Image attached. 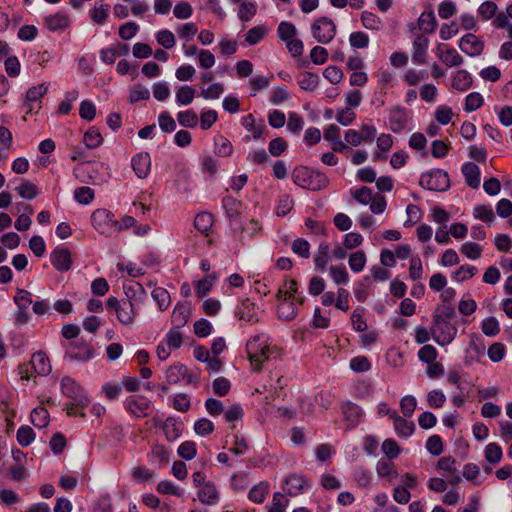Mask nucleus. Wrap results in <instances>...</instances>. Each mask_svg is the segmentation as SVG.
Here are the masks:
<instances>
[{"instance_id": "nucleus-1", "label": "nucleus", "mask_w": 512, "mask_h": 512, "mask_svg": "<svg viewBox=\"0 0 512 512\" xmlns=\"http://www.w3.org/2000/svg\"><path fill=\"white\" fill-rule=\"evenodd\" d=\"M292 179L296 185L312 191L325 189L329 185V179L324 173L306 166L295 167Z\"/></svg>"}, {"instance_id": "nucleus-2", "label": "nucleus", "mask_w": 512, "mask_h": 512, "mask_svg": "<svg viewBox=\"0 0 512 512\" xmlns=\"http://www.w3.org/2000/svg\"><path fill=\"white\" fill-rule=\"evenodd\" d=\"M51 364L47 355L41 351L32 355L28 364H21L18 367L21 379L29 380L31 376H46L51 372Z\"/></svg>"}, {"instance_id": "nucleus-3", "label": "nucleus", "mask_w": 512, "mask_h": 512, "mask_svg": "<svg viewBox=\"0 0 512 512\" xmlns=\"http://www.w3.org/2000/svg\"><path fill=\"white\" fill-rule=\"evenodd\" d=\"M93 227L102 235L111 236L119 231L118 221L107 209H97L91 215Z\"/></svg>"}, {"instance_id": "nucleus-4", "label": "nucleus", "mask_w": 512, "mask_h": 512, "mask_svg": "<svg viewBox=\"0 0 512 512\" xmlns=\"http://www.w3.org/2000/svg\"><path fill=\"white\" fill-rule=\"evenodd\" d=\"M419 185L431 191H445L450 186L448 173L441 169H434L423 173L420 177Z\"/></svg>"}, {"instance_id": "nucleus-5", "label": "nucleus", "mask_w": 512, "mask_h": 512, "mask_svg": "<svg viewBox=\"0 0 512 512\" xmlns=\"http://www.w3.org/2000/svg\"><path fill=\"white\" fill-rule=\"evenodd\" d=\"M336 25L328 17H319L311 25V32L317 42L321 44L330 43L336 35Z\"/></svg>"}, {"instance_id": "nucleus-6", "label": "nucleus", "mask_w": 512, "mask_h": 512, "mask_svg": "<svg viewBox=\"0 0 512 512\" xmlns=\"http://www.w3.org/2000/svg\"><path fill=\"white\" fill-rule=\"evenodd\" d=\"M61 391L66 397L71 399L73 406L83 409L90 402L81 386L71 377L62 378Z\"/></svg>"}, {"instance_id": "nucleus-7", "label": "nucleus", "mask_w": 512, "mask_h": 512, "mask_svg": "<svg viewBox=\"0 0 512 512\" xmlns=\"http://www.w3.org/2000/svg\"><path fill=\"white\" fill-rule=\"evenodd\" d=\"M92 345L83 340L70 342L66 347L65 358L69 361L86 362L94 357Z\"/></svg>"}, {"instance_id": "nucleus-8", "label": "nucleus", "mask_w": 512, "mask_h": 512, "mask_svg": "<svg viewBox=\"0 0 512 512\" xmlns=\"http://www.w3.org/2000/svg\"><path fill=\"white\" fill-rule=\"evenodd\" d=\"M457 333L456 328L450 321H433L431 334L434 340L440 345L450 343Z\"/></svg>"}, {"instance_id": "nucleus-9", "label": "nucleus", "mask_w": 512, "mask_h": 512, "mask_svg": "<svg viewBox=\"0 0 512 512\" xmlns=\"http://www.w3.org/2000/svg\"><path fill=\"white\" fill-rule=\"evenodd\" d=\"M125 408L130 414L138 418L147 417L152 412L150 401L140 395L128 397L125 401Z\"/></svg>"}, {"instance_id": "nucleus-10", "label": "nucleus", "mask_w": 512, "mask_h": 512, "mask_svg": "<svg viewBox=\"0 0 512 512\" xmlns=\"http://www.w3.org/2000/svg\"><path fill=\"white\" fill-rule=\"evenodd\" d=\"M51 263L59 272H66L71 269L72 257L68 248L57 247L50 255Z\"/></svg>"}, {"instance_id": "nucleus-11", "label": "nucleus", "mask_w": 512, "mask_h": 512, "mask_svg": "<svg viewBox=\"0 0 512 512\" xmlns=\"http://www.w3.org/2000/svg\"><path fill=\"white\" fill-rule=\"evenodd\" d=\"M131 167L140 179L148 177L151 171V157L148 152H140L132 157Z\"/></svg>"}, {"instance_id": "nucleus-12", "label": "nucleus", "mask_w": 512, "mask_h": 512, "mask_svg": "<svg viewBox=\"0 0 512 512\" xmlns=\"http://www.w3.org/2000/svg\"><path fill=\"white\" fill-rule=\"evenodd\" d=\"M278 301L280 302L277 309L278 317L285 321H292L297 316V304L302 305L304 302V298L297 297V303L285 298H282L281 300Z\"/></svg>"}, {"instance_id": "nucleus-13", "label": "nucleus", "mask_w": 512, "mask_h": 512, "mask_svg": "<svg viewBox=\"0 0 512 512\" xmlns=\"http://www.w3.org/2000/svg\"><path fill=\"white\" fill-rule=\"evenodd\" d=\"M70 18L64 12L50 14L43 18L45 27L51 32H62L70 25Z\"/></svg>"}, {"instance_id": "nucleus-14", "label": "nucleus", "mask_w": 512, "mask_h": 512, "mask_svg": "<svg viewBox=\"0 0 512 512\" xmlns=\"http://www.w3.org/2000/svg\"><path fill=\"white\" fill-rule=\"evenodd\" d=\"M406 110L400 106L393 107L389 111V125L394 133L401 132L407 124Z\"/></svg>"}, {"instance_id": "nucleus-15", "label": "nucleus", "mask_w": 512, "mask_h": 512, "mask_svg": "<svg viewBox=\"0 0 512 512\" xmlns=\"http://www.w3.org/2000/svg\"><path fill=\"white\" fill-rule=\"evenodd\" d=\"M129 53L127 44L117 43L100 51V58L104 63L112 64L117 57L125 56Z\"/></svg>"}, {"instance_id": "nucleus-16", "label": "nucleus", "mask_w": 512, "mask_h": 512, "mask_svg": "<svg viewBox=\"0 0 512 512\" xmlns=\"http://www.w3.org/2000/svg\"><path fill=\"white\" fill-rule=\"evenodd\" d=\"M136 316L134 304L129 299H122V304L116 311V317L120 323L129 326L132 325Z\"/></svg>"}, {"instance_id": "nucleus-17", "label": "nucleus", "mask_w": 512, "mask_h": 512, "mask_svg": "<svg viewBox=\"0 0 512 512\" xmlns=\"http://www.w3.org/2000/svg\"><path fill=\"white\" fill-rule=\"evenodd\" d=\"M429 46V40L424 35H419L413 42L412 61L415 64H424L426 62V54Z\"/></svg>"}, {"instance_id": "nucleus-18", "label": "nucleus", "mask_w": 512, "mask_h": 512, "mask_svg": "<svg viewBox=\"0 0 512 512\" xmlns=\"http://www.w3.org/2000/svg\"><path fill=\"white\" fill-rule=\"evenodd\" d=\"M437 55L439 59L449 67L459 66L462 63V57L454 49L447 45H440L437 48Z\"/></svg>"}, {"instance_id": "nucleus-19", "label": "nucleus", "mask_w": 512, "mask_h": 512, "mask_svg": "<svg viewBox=\"0 0 512 512\" xmlns=\"http://www.w3.org/2000/svg\"><path fill=\"white\" fill-rule=\"evenodd\" d=\"M236 315L240 320L247 322H257L256 305L246 298L242 300L241 304L237 308Z\"/></svg>"}, {"instance_id": "nucleus-20", "label": "nucleus", "mask_w": 512, "mask_h": 512, "mask_svg": "<svg viewBox=\"0 0 512 512\" xmlns=\"http://www.w3.org/2000/svg\"><path fill=\"white\" fill-rule=\"evenodd\" d=\"M459 47L462 52L470 56L480 54V41L474 34L469 33L464 35L460 40Z\"/></svg>"}, {"instance_id": "nucleus-21", "label": "nucleus", "mask_w": 512, "mask_h": 512, "mask_svg": "<svg viewBox=\"0 0 512 512\" xmlns=\"http://www.w3.org/2000/svg\"><path fill=\"white\" fill-rule=\"evenodd\" d=\"M199 500L206 505H214L219 501V494L215 485L208 481L198 492Z\"/></svg>"}, {"instance_id": "nucleus-22", "label": "nucleus", "mask_w": 512, "mask_h": 512, "mask_svg": "<svg viewBox=\"0 0 512 512\" xmlns=\"http://www.w3.org/2000/svg\"><path fill=\"white\" fill-rule=\"evenodd\" d=\"M124 291L126 298L132 302L139 301L142 302L146 296V291L142 284L136 281H129L124 285Z\"/></svg>"}, {"instance_id": "nucleus-23", "label": "nucleus", "mask_w": 512, "mask_h": 512, "mask_svg": "<svg viewBox=\"0 0 512 512\" xmlns=\"http://www.w3.org/2000/svg\"><path fill=\"white\" fill-rule=\"evenodd\" d=\"M462 173L465 177L466 184L473 189H477L480 183L478 166L471 162L465 163L462 166Z\"/></svg>"}, {"instance_id": "nucleus-24", "label": "nucleus", "mask_w": 512, "mask_h": 512, "mask_svg": "<svg viewBox=\"0 0 512 512\" xmlns=\"http://www.w3.org/2000/svg\"><path fill=\"white\" fill-rule=\"evenodd\" d=\"M190 316V307L185 304H177L172 312V323L174 327L181 328L183 327Z\"/></svg>"}, {"instance_id": "nucleus-25", "label": "nucleus", "mask_w": 512, "mask_h": 512, "mask_svg": "<svg viewBox=\"0 0 512 512\" xmlns=\"http://www.w3.org/2000/svg\"><path fill=\"white\" fill-rule=\"evenodd\" d=\"M48 86L45 83L39 84L28 89L26 93V106L28 107L27 113L33 111L32 102L40 101V99L47 93Z\"/></svg>"}, {"instance_id": "nucleus-26", "label": "nucleus", "mask_w": 512, "mask_h": 512, "mask_svg": "<svg viewBox=\"0 0 512 512\" xmlns=\"http://www.w3.org/2000/svg\"><path fill=\"white\" fill-rule=\"evenodd\" d=\"M284 490L289 495H298L305 487L306 481L301 475L291 474L285 479Z\"/></svg>"}, {"instance_id": "nucleus-27", "label": "nucleus", "mask_w": 512, "mask_h": 512, "mask_svg": "<svg viewBox=\"0 0 512 512\" xmlns=\"http://www.w3.org/2000/svg\"><path fill=\"white\" fill-rule=\"evenodd\" d=\"M109 12L110 5L106 3H95L94 7L89 11V16L94 23L103 25L109 16Z\"/></svg>"}, {"instance_id": "nucleus-28", "label": "nucleus", "mask_w": 512, "mask_h": 512, "mask_svg": "<svg viewBox=\"0 0 512 512\" xmlns=\"http://www.w3.org/2000/svg\"><path fill=\"white\" fill-rule=\"evenodd\" d=\"M267 345V337L264 334L253 336L246 344L248 357H256L261 349H267Z\"/></svg>"}, {"instance_id": "nucleus-29", "label": "nucleus", "mask_w": 512, "mask_h": 512, "mask_svg": "<svg viewBox=\"0 0 512 512\" xmlns=\"http://www.w3.org/2000/svg\"><path fill=\"white\" fill-rule=\"evenodd\" d=\"M418 27L424 33H433L437 27L434 12H423L418 19Z\"/></svg>"}, {"instance_id": "nucleus-30", "label": "nucleus", "mask_w": 512, "mask_h": 512, "mask_svg": "<svg viewBox=\"0 0 512 512\" xmlns=\"http://www.w3.org/2000/svg\"><path fill=\"white\" fill-rule=\"evenodd\" d=\"M394 428L400 437L408 438L415 430V425L412 421H408L400 416L393 420Z\"/></svg>"}, {"instance_id": "nucleus-31", "label": "nucleus", "mask_w": 512, "mask_h": 512, "mask_svg": "<svg viewBox=\"0 0 512 512\" xmlns=\"http://www.w3.org/2000/svg\"><path fill=\"white\" fill-rule=\"evenodd\" d=\"M341 409L345 420L352 424H356L362 415L361 408L352 402L344 403Z\"/></svg>"}, {"instance_id": "nucleus-32", "label": "nucleus", "mask_w": 512, "mask_h": 512, "mask_svg": "<svg viewBox=\"0 0 512 512\" xmlns=\"http://www.w3.org/2000/svg\"><path fill=\"white\" fill-rule=\"evenodd\" d=\"M20 197L26 200H32L39 194V190L35 184L28 180H22L21 184L15 189Z\"/></svg>"}, {"instance_id": "nucleus-33", "label": "nucleus", "mask_w": 512, "mask_h": 512, "mask_svg": "<svg viewBox=\"0 0 512 512\" xmlns=\"http://www.w3.org/2000/svg\"><path fill=\"white\" fill-rule=\"evenodd\" d=\"M103 142V137L98 129L90 127L83 136V143L89 149L99 147Z\"/></svg>"}, {"instance_id": "nucleus-34", "label": "nucleus", "mask_w": 512, "mask_h": 512, "mask_svg": "<svg viewBox=\"0 0 512 512\" xmlns=\"http://www.w3.org/2000/svg\"><path fill=\"white\" fill-rule=\"evenodd\" d=\"M187 376V367L183 364L174 365L168 368L166 380L170 384H177Z\"/></svg>"}, {"instance_id": "nucleus-35", "label": "nucleus", "mask_w": 512, "mask_h": 512, "mask_svg": "<svg viewBox=\"0 0 512 512\" xmlns=\"http://www.w3.org/2000/svg\"><path fill=\"white\" fill-rule=\"evenodd\" d=\"M31 422L35 427L44 428L49 422V413L44 407H36L32 410Z\"/></svg>"}, {"instance_id": "nucleus-36", "label": "nucleus", "mask_w": 512, "mask_h": 512, "mask_svg": "<svg viewBox=\"0 0 512 512\" xmlns=\"http://www.w3.org/2000/svg\"><path fill=\"white\" fill-rule=\"evenodd\" d=\"M319 83V76L316 73L304 72L299 78V86L305 91H314Z\"/></svg>"}, {"instance_id": "nucleus-37", "label": "nucleus", "mask_w": 512, "mask_h": 512, "mask_svg": "<svg viewBox=\"0 0 512 512\" xmlns=\"http://www.w3.org/2000/svg\"><path fill=\"white\" fill-rule=\"evenodd\" d=\"M298 291L297 281L294 279H290L289 281H285V283L278 289L276 294L277 300L292 299L295 297V294Z\"/></svg>"}, {"instance_id": "nucleus-38", "label": "nucleus", "mask_w": 512, "mask_h": 512, "mask_svg": "<svg viewBox=\"0 0 512 512\" xmlns=\"http://www.w3.org/2000/svg\"><path fill=\"white\" fill-rule=\"evenodd\" d=\"M268 29L264 25H258L248 30L245 41L249 45L258 44L267 34Z\"/></svg>"}, {"instance_id": "nucleus-39", "label": "nucleus", "mask_w": 512, "mask_h": 512, "mask_svg": "<svg viewBox=\"0 0 512 512\" xmlns=\"http://www.w3.org/2000/svg\"><path fill=\"white\" fill-rule=\"evenodd\" d=\"M485 459L491 464H498L503 458V451L497 443H489L484 450Z\"/></svg>"}, {"instance_id": "nucleus-40", "label": "nucleus", "mask_w": 512, "mask_h": 512, "mask_svg": "<svg viewBox=\"0 0 512 512\" xmlns=\"http://www.w3.org/2000/svg\"><path fill=\"white\" fill-rule=\"evenodd\" d=\"M297 34V29L295 25L288 21H282L277 28V35L278 37L284 41L287 42L291 39H293Z\"/></svg>"}, {"instance_id": "nucleus-41", "label": "nucleus", "mask_w": 512, "mask_h": 512, "mask_svg": "<svg viewBox=\"0 0 512 512\" xmlns=\"http://www.w3.org/2000/svg\"><path fill=\"white\" fill-rule=\"evenodd\" d=\"M213 225L212 214L203 212L196 215L194 219V227L201 233H206Z\"/></svg>"}, {"instance_id": "nucleus-42", "label": "nucleus", "mask_w": 512, "mask_h": 512, "mask_svg": "<svg viewBox=\"0 0 512 512\" xmlns=\"http://www.w3.org/2000/svg\"><path fill=\"white\" fill-rule=\"evenodd\" d=\"M163 430L166 436V439L170 442L175 441L178 437H180L182 433V429L176 423L175 419L167 418L164 425Z\"/></svg>"}, {"instance_id": "nucleus-43", "label": "nucleus", "mask_w": 512, "mask_h": 512, "mask_svg": "<svg viewBox=\"0 0 512 512\" xmlns=\"http://www.w3.org/2000/svg\"><path fill=\"white\" fill-rule=\"evenodd\" d=\"M472 84L471 75L465 70L457 71L453 78V87L460 91L467 90Z\"/></svg>"}, {"instance_id": "nucleus-44", "label": "nucleus", "mask_w": 512, "mask_h": 512, "mask_svg": "<svg viewBox=\"0 0 512 512\" xmlns=\"http://www.w3.org/2000/svg\"><path fill=\"white\" fill-rule=\"evenodd\" d=\"M362 26L368 30H379L381 28V19L369 11H363L361 13Z\"/></svg>"}, {"instance_id": "nucleus-45", "label": "nucleus", "mask_w": 512, "mask_h": 512, "mask_svg": "<svg viewBox=\"0 0 512 512\" xmlns=\"http://www.w3.org/2000/svg\"><path fill=\"white\" fill-rule=\"evenodd\" d=\"M177 120L183 127L194 128L198 123V116L195 111L189 109L177 114Z\"/></svg>"}, {"instance_id": "nucleus-46", "label": "nucleus", "mask_w": 512, "mask_h": 512, "mask_svg": "<svg viewBox=\"0 0 512 512\" xmlns=\"http://www.w3.org/2000/svg\"><path fill=\"white\" fill-rule=\"evenodd\" d=\"M330 247L327 243H321L318 247V251L315 254L314 262L317 269L324 271L328 262Z\"/></svg>"}, {"instance_id": "nucleus-47", "label": "nucleus", "mask_w": 512, "mask_h": 512, "mask_svg": "<svg viewBox=\"0 0 512 512\" xmlns=\"http://www.w3.org/2000/svg\"><path fill=\"white\" fill-rule=\"evenodd\" d=\"M152 297L157 302L158 307L161 311L166 310L171 302L168 291L162 287H156L152 291Z\"/></svg>"}, {"instance_id": "nucleus-48", "label": "nucleus", "mask_w": 512, "mask_h": 512, "mask_svg": "<svg viewBox=\"0 0 512 512\" xmlns=\"http://www.w3.org/2000/svg\"><path fill=\"white\" fill-rule=\"evenodd\" d=\"M195 97V89L191 86H181L176 91V101L181 105H189Z\"/></svg>"}, {"instance_id": "nucleus-49", "label": "nucleus", "mask_w": 512, "mask_h": 512, "mask_svg": "<svg viewBox=\"0 0 512 512\" xmlns=\"http://www.w3.org/2000/svg\"><path fill=\"white\" fill-rule=\"evenodd\" d=\"M454 316V307L449 304H443L435 309L433 321H450Z\"/></svg>"}, {"instance_id": "nucleus-50", "label": "nucleus", "mask_w": 512, "mask_h": 512, "mask_svg": "<svg viewBox=\"0 0 512 512\" xmlns=\"http://www.w3.org/2000/svg\"><path fill=\"white\" fill-rule=\"evenodd\" d=\"M487 355L492 362H501L506 355V347L501 342H495L488 348Z\"/></svg>"}, {"instance_id": "nucleus-51", "label": "nucleus", "mask_w": 512, "mask_h": 512, "mask_svg": "<svg viewBox=\"0 0 512 512\" xmlns=\"http://www.w3.org/2000/svg\"><path fill=\"white\" fill-rule=\"evenodd\" d=\"M349 266L353 272H361L366 264V255L362 250L352 253L349 257Z\"/></svg>"}, {"instance_id": "nucleus-52", "label": "nucleus", "mask_w": 512, "mask_h": 512, "mask_svg": "<svg viewBox=\"0 0 512 512\" xmlns=\"http://www.w3.org/2000/svg\"><path fill=\"white\" fill-rule=\"evenodd\" d=\"M16 437L18 443L21 446L26 447L34 441L35 433L30 426L24 425L18 429Z\"/></svg>"}, {"instance_id": "nucleus-53", "label": "nucleus", "mask_w": 512, "mask_h": 512, "mask_svg": "<svg viewBox=\"0 0 512 512\" xmlns=\"http://www.w3.org/2000/svg\"><path fill=\"white\" fill-rule=\"evenodd\" d=\"M179 329L180 328L174 327L170 329L166 334L164 342L166 343L168 348L179 349L181 347L183 339Z\"/></svg>"}, {"instance_id": "nucleus-54", "label": "nucleus", "mask_w": 512, "mask_h": 512, "mask_svg": "<svg viewBox=\"0 0 512 512\" xmlns=\"http://www.w3.org/2000/svg\"><path fill=\"white\" fill-rule=\"evenodd\" d=\"M349 43L355 49L366 48L369 45V36L362 31L353 32L349 36Z\"/></svg>"}, {"instance_id": "nucleus-55", "label": "nucleus", "mask_w": 512, "mask_h": 512, "mask_svg": "<svg viewBox=\"0 0 512 512\" xmlns=\"http://www.w3.org/2000/svg\"><path fill=\"white\" fill-rule=\"evenodd\" d=\"M256 4L254 2L243 1L240 5L238 17L241 21L247 22L256 14Z\"/></svg>"}, {"instance_id": "nucleus-56", "label": "nucleus", "mask_w": 512, "mask_h": 512, "mask_svg": "<svg viewBox=\"0 0 512 512\" xmlns=\"http://www.w3.org/2000/svg\"><path fill=\"white\" fill-rule=\"evenodd\" d=\"M500 332L499 321L495 317H488L482 321V333L486 336L493 337Z\"/></svg>"}, {"instance_id": "nucleus-57", "label": "nucleus", "mask_w": 512, "mask_h": 512, "mask_svg": "<svg viewBox=\"0 0 512 512\" xmlns=\"http://www.w3.org/2000/svg\"><path fill=\"white\" fill-rule=\"evenodd\" d=\"M74 198L80 204H89L94 199V191L87 186H82L74 191Z\"/></svg>"}, {"instance_id": "nucleus-58", "label": "nucleus", "mask_w": 512, "mask_h": 512, "mask_svg": "<svg viewBox=\"0 0 512 512\" xmlns=\"http://www.w3.org/2000/svg\"><path fill=\"white\" fill-rule=\"evenodd\" d=\"M290 98V93L285 86H276L270 94V101L274 105H279Z\"/></svg>"}, {"instance_id": "nucleus-59", "label": "nucleus", "mask_w": 512, "mask_h": 512, "mask_svg": "<svg viewBox=\"0 0 512 512\" xmlns=\"http://www.w3.org/2000/svg\"><path fill=\"white\" fill-rule=\"evenodd\" d=\"M178 455L184 460H192L196 456V444L193 441H185L178 447Z\"/></svg>"}, {"instance_id": "nucleus-60", "label": "nucleus", "mask_w": 512, "mask_h": 512, "mask_svg": "<svg viewBox=\"0 0 512 512\" xmlns=\"http://www.w3.org/2000/svg\"><path fill=\"white\" fill-rule=\"evenodd\" d=\"M292 251L302 258L310 257V244L303 238H297L292 243Z\"/></svg>"}, {"instance_id": "nucleus-61", "label": "nucleus", "mask_w": 512, "mask_h": 512, "mask_svg": "<svg viewBox=\"0 0 512 512\" xmlns=\"http://www.w3.org/2000/svg\"><path fill=\"white\" fill-rule=\"evenodd\" d=\"M159 127L163 132L171 133L176 129V123L172 116L167 112L163 111L158 117Z\"/></svg>"}, {"instance_id": "nucleus-62", "label": "nucleus", "mask_w": 512, "mask_h": 512, "mask_svg": "<svg viewBox=\"0 0 512 512\" xmlns=\"http://www.w3.org/2000/svg\"><path fill=\"white\" fill-rule=\"evenodd\" d=\"M267 493H268V486L264 483H260L258 485H255L249 491L248 497L251 501L260 504L264 501Z\"/></svg>"}, {"instance_id": "nucleus-63", "label": "nucleus", "mask_w": 512, "mask_h": 512, "mask_svg": "<svg viewBox=\"0 0 512 512\" xmlns=\"http://www.w3.org/2000/svg\"><path fill=\"white\" fill-rule=\"evenodd\" d=\"M417 401L414 396L406 395L400 401V408L405 417L410 418L415 409H416Z\"/></svg>"}, {"instance_id": "nucleus-64", "label": "nucleus", "mask_w": 512, "mask_h": 512, "mask_svg": "<svg viewBox=\"0 0 512 512\" xmlns=\"http://www.w3.org/2000/svg\"><path fill=\"white\" fill-rule=\"evenodd\" d=\"M288 501L284 495L277 492L273 495L272 503L268 506V512H285Z\"/></svg>"}]
</instances>
